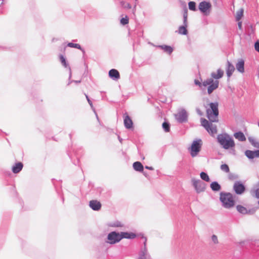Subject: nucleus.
I'll list each match as a JSON object with an SVG mask.
<instances>
[{
  "label": "nucleus",
  "instance_id": "f257e3e1",
  "mask_svg": "<svg viewBox=\"0 0 259 259\" xmlns=\"http://www.w3.org/2000/svg\"><path fill=\"white\" fill-rule=\"evenodd\" d=\"M217 139L218 142L225 149H232L235 146L233 139L227 133L218 135Z\"/></svg>",
  "mask_w": 259,
  "mask_h": 259
},
{
  "label": "nucleus",
  "instance_id": "f03ea898",
  "mask_svg": "<svg viewBox=\"0 0 259 259\" xmlns=\"http://www.w3.org/2000/svg\"><path fill=\"white\" fill-rule=\"evenodd\" d=\"M220 195V200L222 203V206L224 207L229 209L235 205V200L231 193L229 192H221Z\"/></svg>",
  "mask_w": 259,
  "mask_h": 259
},
{
  "label": "nucleus",
  "instance_id": "7ed1b4c3",
  "mask_svg": "<svg viewBox=\"0 0 259 259\" xmlns=\"http://www.w3.org/2000/svg\"><path fill=\"white\" fill-rule=\"evenodd\" d=\"M219 104L218 102L210 103V108L207 109V117L211 122H218V116L219 115Z\"/></svg>",
  "mask_w": 259,
  "mask_h": 259
},
{
  "label": "nucleus",
  "instance_id": "20e7f679",
  "mask_svg": "<svg viewBox=\"0 0 259 259\" xmlns=\"http://www.w3.org/2000/svg\"><path fill=\"white\" fill-rule=\"evenodd\" d=\"M202 146V141L201 139H197L193 141L191 147L189 148L192 157L197 156L200 152Z\"/></svg>",
  "mask_w": 259,
  "mask_h": 259
},
{
  "label": "nucleus",
  "instance_id": "39448f33",
  "mask_svg": "<svg viewBox=\"0 0 259 259\" xmlns=\"http://www.w3.org/2000/svg\"><path fill=\"white\" fill-rule=\"evenodd\" d=\"M203 87H207V93L208 95H210L214 90L218 88L219 85V80H214L211 78H208L202 82Z\"/></svg>",
  "mask_w": 259,
  "mask_h": 259
},
{
  "label": "nucleus",
  "instance_id": "423d86ee",
  "mask_svg": "<svg viewBox=\"0 0 259 259\" xmlns=\"http://www.w3.org/2000/svg\"><path fill=\"white\" fill-rule=\"evenodd\" d=\"M176 119L179 123H184L188 121V114L185 109L179 110L178 113L175 114Z\"/></svg>",
  "mask_w": 259,
  "mask_h": 259
},
{
  "label": "nucleus",
  "instance_id": "0eeeda50",
  "mask_svg": "<svg viewBox=\"0 0 259 259\" xmlns=\"http://www.w3.org/2000/svg\"><path fill=\"white\" fill-rule=\"evenodd\" d=\"M211 8V4L208 2H201L198 6V9L205 16H207L210 14Z\"/></svg>",
  "mask_w": 259,
  "mask_h": 259
},
{
  "label": "nucleus",
  "instance_id": "6e6552de",
  "mask_svg": "<svg viewBox=\"0 0 259 259\" xmlns=\"http://www.w3.org/2000/svg\"><path fill=\"white\" fill-rule=\"evenodd\" d=\"M107 243L110 244H114L119 242L120 240V236L119 232L112 231L109 233L107 235Z\"/></svg>",
  "mask_w": 259,
  "mask_h": 259
},
{
  "label": "nucleus",
  "instance_id": "1a4fd4ad",
  "mask_svg": "<svg viewBox=\"0 0 259 259\" xmlns=\"http://www.w3.org/2000/svg\"><path fill=\"white\" fill-rule=\"evenodd\" d=\"M192 184L195 188L197 193H199L204 191L205 189V184L200 180L192 179Z\"/></svg>",
  "mask_w": 259,
  "mask_h": 259
},
{
  "label": "nucleus",
  "instance_id": "9d476101",
  "mask_svg": "<svg viewBox=\"0 0 259 259\" xmlns=\"http://www.w3.org/2000/svg\"><path fill=\"white\" fill-rule=\"evenodd\" d=\"M233 190L236 194L241 195L245 192V187L240 181H236L234 184Z\"/></svg>",
  "mask_w": 259,
  "mask_h": 259
},
{
  "label": "nucleus",
  "instance_id": "9b49d317",
  "mask_svg": "<svg viewBox=\"0 0 259 259\" xmlns=\"http://www.w3.org/2000/svg\"><path fill=\"white\" fill-rule=\"evenodd\" d=\"M137 259H152L151 255L149 253L148 251V249L146 248H141L139 253Z\"/></svg>",
  "mask_w": 259,
  "mask_h": 259
},
{
  "label": "nucleus",
  "instance_id": "f8f14e48",
  "mask_svg": "<svg viewBox=\"0 0 259 259\" xmlns=\"http://www.w3.org/2000/svg\"><path fill=\"white\" fill-rule=\"evenodd\" d=\"M235 67L234 65L229 60H227L226 71L228 78H230L232 76Z\"/></svg>",
  "mask_w": 259,
  "mask_h": 259
},
{
  "label": "nucleus",
  "instance_id": "ddd939ff",
  "mask_svg": "<svg viewBox=\"0 0 259 259\" xmlns=\"http://www.w3.org/2000/svg\"><path fill=\"white\" fill-rule=\"evenodd\" d=\"M89 206L93 210L99 211L101 208L102 204L98 200H92L90 201Z\"/></svg>",
  "mask_w": 259,
  "mask_h": 259
},
{
  "label": "nucleus",
  "instance_id": "4468645a",
  "mask_svg": "<svg viewBox=\"0 0 259 259\" xmlns=\"http://www.w3.org/2000/svg\"><path fill=\"white\" fill-rule=\"evenodd\" d=\"M245 155L249 159H252L255 157H259V150L251 151L247 150L245 152Z\"/></svg>",
  "mask_w": 259,
  "mask_h": 259
},
{
  "label": "nucleus",
  "instance_id": "2eb2a0df",
  "mask_svg": "<svg viewBox=\"0 0 259 259\" xmlns=\"http://www.w3.org/2000/svg\"><path fill=\"white\" fill-rule=\"evenodd\" d=\"M59 59L62 65L65 68H68L69 70V80H70L71 77V70L70 67L69 66L65 57L63 55H59Z\"/></svg>",
  "mask_w": 259,
  "mask_h": 259
},
{
  "label": "nucleus",
  "instance_id": "dca6fc26",
  "mask_svg": "<svg viewBox=\"0 0 259 259\" xmlns=\"http://www.w3.org/2000/svg\"><path fill=\"white\" fill-rule=\"evenodd\" d=\"M123 122L126 128L131 129L133 127V121L128 115L124 116Z\"/></svg>",
  "mask_w": 259,
  "mask_h": 259
},
{
  "label": "nucleus",
  "instance_id": "f3484780",
  "mask_svg": "<svg viewBox=\"0 0 259 259\" xmlns=\"http://www.w3.org/2000/svg\"><path fill=\"white\" fill-rule=\"evenodd\" d=\"M119 234L121 240L123 238L134 239L136 237V234L132 232H121Z\"/></svg>",
  "mask_w": 259,
  "mask_h": 259
},
{
  "label": "nucleus",
  "instance_id": "a211bd4d",
  "mask_svg": "<svg viewBox=\"0 0 259 259\" xmlns=\"http://www.w3.org/2000/svg\"><path fill=\"white\" fill-rule=\"evenodd\" d=\"M224 72L221 69H218L217 70V73H216L214 72H212L211 73V78L213 79H214L215 80L219 79L221 78L224 75Z\"/></svg>",
  "mask_w": 259,
  "mask_h": 259
},
{
  "label": "nucleus",
  "instance_id": "6ab92c4d",
  "mask_svg": "<svg viewBox=\"0 0 259 259\" xmlns=\"http://www.w3.org/2000/svg\"><path fill=\"white\" fill-rule=\"evenodd\" d=\"M109 76L113 80H117L120 78L119 72L115 69H112L109 71Z\"/></svg>",
  "mask_w": 259,
  "mask_h": 259
},
{
  "label": "nucleus",
  "instance_id": "aec40b11",
  "mask_svg": "<svg viewBox=\"0 0 259 259\" xmlns=\"http://www.w3.org/2000/svg\"><path fill=\"white\" fill-rule=\"evenodd\" d=\"M23 164L22 162H19L16 163L14 166H13L12 170L13 173L17 174L19 173L22 169Z\"/></svg>",
  "mask_w": 259,
  "mask_h": 259
},
{
  "label": "nucleus",
  "instance_id": "412c9836",
  "mask_svg": "<svg viewBox=\"0 0 259 259\" xmlns=\"http://www.w3.org/2000/svg\"><path fill=\"white\" fill-rule=\"evenodd\" d=\"M157 47L163 50L164 52L169 55H170L174 51V49L171 47L166 45H159Z\"/></svg>",
  "mask_w": 259,
  "mask_h": 259
},
{
  "label": "nucleus",
  "instance_id": "4be33fe9",
  "mask_svg": "<svg viewBox=\"0 0 259 259\" xmlns=\"http://www.w3.org/2000/svg\"><path fill=\"white\" fill-rule=\"evenodd\" d=\"M237 70L240 73L244 72V61L240 59L236 65Z\"/></svg>",
  "mask_w": 259,
  "mask_h": 259
},
{
  "label": "nucleus",
  "instance_id": "5701e85b",
  "mask_svg": "<svg viewBox=\"0 0 259 259\" xmlns=\"http://www.w3.org/2000/svg\"><path fill=\"white\" fill-rule=\"evenodd\" d=\"M134 169L137 171L143 172L144 169V166L141 162L139 161H136L134 162L133 164Z\"/></svg>",
  "mask_w": 259,
  "mask_h": 259
},
{
  "label": "nucleus",
  "instance_id": "b1692460",
  "mask_svg": "<svg viewBox=\"0 0 259 259\" xmlns=\"http://www.w3.org/2000/svg\"><path fill=\"white\" fill-rule=\"evenodd\" d=\"M234 137L239 141L243 142L246 140V137L242 132H238L234 134Z\"/></svg>",
  "mask_w": 259,
  "mask_h": 259
},
{
  "label": "nucleus",
  "instance_id": "393cba45",
  "mask_svg": "<svg viewBox=\"0 0 259 259\" xmlns=\"http://www.w3.org/2000/svg\"><path fill=\"white\" fill-rule=\"evenodd\" d=\"M210 187L214 192L219 191L221 189V185L216 181L212 182L210 185Z\"/></svg>",
  "mask_w": 259,
  "mask_h": 259
},
{
  "label": "nucleus",
  "instance_id": "a878e982",
  "mask_svg": "<svg viewBox=\"0 0 259 259\" xmlns=\"http://www.w3.org/2000/svg\"><path fill=\"white\" fill-rule=\"evenodd\" d=\"M237 210L240 213L245 214L248 213L250 211H248L246 207L241 205H238L236 206Z\"/></svg>",
  "mask_w": 259,
  "mask_h": 259
},
{
  "label": "nucleus",
  "instance_id": "bb28decb",
  "mask_svg": "<svg viewBox=\"0 0 259 259\" xmlns=\"http://www.w3.org/2000/svg\"><path fill=\"white\" fill-rule=\"evenodd\" d=\"M67 47H70V48H76V49H79L80 50H81L83 53L84 54L85 53V51L84 50V49H83L80 45L78 44H74V43H72V42H68L67 44Z\"/></svg>",
  "mask_w": 259,
  "mask_h": 259
},
{
  "label": "nucleus",
  "instance_id": "cd10ccee",
  "mask_svg": "<svg viewBox=\"0 0 259 259\" xmlns=\"http://www.w3.org/2000/svg\"><path fill=\"white\" fill-rule=\"evenodd\" d=\"M208 130H206L209 134L212 135L215 134L217 132V126L215 125L211 124L207 128Z\"/></svg>",
  "mask_w": 259,
  "mask_h": 259
},
{
  "label": "nucleus",
  "instance_id": "c85d7f7f",
  "mask_svg": "<svg viewBox=\"0 0 259 259\" xmlns=\"http://www.w3.org/2000/svg\"><path fill=\"white\" fill-rule=\"evenodd\" d=\"M201 125L203 126L206 130H208L207 128L211 124V123H209L206 119L203 118H201Z\"/></svg>",
  "mask_w": 259,
  "mask_h": 259
},
{
  "label": "nucleus",
  "instance_id": "c756f323",
  "mask_svg": "<svg viewBox=\"0 0 259 259\" xmlns=\"http://www.w3.org/2000/svg\"><path fill=\"white\" fill-rule=\"evenodd\" d=\"M187 26L182 25L179 28V33L183 35H187L188 34V30L187 29Z\"/></svg>",
  "mask_w": 259,
  "mask_h": 259
},
{
  "label": "nucleus",
  "instance_id": "7c9ffc66",
  "mask_svg": "<svg viewBox=\"0 0 259 259\" xmlns=\"http://www.w3.org/2000/svg\"><path fill=\"white\" fill-rule=\"evenodd\" d=\"M200 176L201 179L202 180H203L205 182H208L210 181L209 177L207 173L202 171L200 174Z\"/></svg>",
  "mask_w": 259,
  "mask_h": 259
},
{
  "label": "nucleus",
  "instance_id": "2f4dec72",
  "mask_svg": "<svg viewBox=\"0 0 259 259\" xmlns=\"http://www.w3.org/2000/svg\"><path fill=\"white\" fill-rule=\"evenodd\" d=\"M244 10L243 9H240L236 12V20L239 21L243 15Z\"/></svg>",
  "mask_w": 259,
  "mask_h": 259
},
{
  "label": "nucleus",
  "instance_id": "473e14b6",
  "mask_svg": "<svg viewBox=\"0 0 259 259\" xmlns=\"http://www.w3.org/2000/svg\"><path fill=\"white\" fill-rule=\"evenodd\" d=\"M163 129L165 132H168L170 131V124L167 121H164L162 124Z\"/></svg>",
  "mask_w": 259,
  "mask_h": 259
},
{
  "label": "nucleus",
  "instance_id": "72a5a7b5",
  "mask_svg": "<svg viewBox=\"0 0 259 259\" xmlns=\"http://www.w3.org/2000/svg\"><path fill=\"white\" fill-rule=\"evenodd\" d=\"M85 96L86 99H87V100L88 101V102L89 103V104L90 105L91 108L92 109V110L94 111V113H95L97 119L99 120V118H98V115H97V113L96 112L95 109L93 107L92 101L90 99L89 96L85 94Z\"/></svg>",
  "mask_w": 259,
  "mask_h": 259
},
{
  "label": "nucleus",
  "instance_id": "f704fd0d",
  "mask_svg": "<svg viewBox=\"0 0 259 259\" xmlns=\"http://www.w3.org/2000/svg\"><path fill=\"white\" fill-rule=\"evenodd\" d=\"M228 179L231 181H234L239 179V176L237 174L229 172Z\"/></svg>",
  "mask_w": 259,
  "mask_h": 259
},
{
  "label": "nucleus",
  "instance_id": "c9c22d12",
  "mask_svg": "<svg viewBox=\"0 0 259 259\" xmlns=\"http://www.w3.org/2000/svg\"><path fill=\"white\" fill-rule=\"evenodd\" d=\"M248 140L251 143V144L255 148H259V142L256 141L255 140L253 139L252 138L249 137L248 138Z\"/></svg>",
  "mask_w": 259,
  "mask_h": 259
},
{
  "label": "nucleus",
  "instance_id": "e433bc0d",
  "mask_svg": "<svg viewBox=\"0 0 259 259\" xmlns=\"http://www.w3.org/2000/svg\"><path fill=\"white\" fill-rule=\"evenodd\" d=\"M189 9L193 11H196V3L194 2L191 1L188 3Z\"/></svg>",
  "mask_w": 259,
  "mask_h": 259
},
{
  "label": "nucleus",
  "instance_id": "4c0bfd02",
  "mask_svg": "<svg viewBox=\"0 0 259 259\" xmlns=\"http://www.w3.org/2000/svg\"><path fill=\"white\" fill-rule=\"evenodd\" d=\"M221 169L227 173H229L230 172V168L229 166L227 164H223L221 165L220 167Z\"/></svg>",
  "mask_w": 259,
  "mask_h": 259
},
{
  "label": "nucleus",
  "instance_id": "58836bf2",
  "mask_svg": "<svg viewBox=\"0 0 259 259\" xmlns=\"http://www.w3.org/2000/svg\"><path fill=\"white\" fill-rule=\"evenodd\" d=\"M251 195L255 196L257 198H259V190L258 189H251L250 191Z\"/></svg>",
  "mask_w": 259,
  "mask_h": 259
},
{
  "label": "nucleus",
  "instance_id": "ea45409f",
  "mask_svg": "<svg viewBox=\"0 0 259 259\" xmlns=\"http://www.w3.org/2000/svg\"><path fill=\"white\" fill-rule=\"evenodd\" d=\"M120 23L122 25H126L129 22V19H128V16H125V17L124 18H122L121 19H120Z\"/></svg>",
  "mask_w": 259,
  "mask_h": 259
},
{
  "label": "nucleus",
  "instance_id": "a19ab883",
  "mask_svg": "<svg viewBox=\"0 0 259 259\" xmlns=\"http://www.w3.org/2000/svg\"><path fill=\"white\" fill-rule=\"evenodd\" d=\"M120 5L122 7L125 9H130L132 8L131 5L129 3H126L124 1H121Z\"/></svg>",
  "mask_w": 259,
  "mask_h": 259
},
{
  "label": "nucleus",
  "instance_id": "79ce46f5",
  "mask_svg": "<svg viewBox=\"0 0 259 259\" xmlns=\"http://www.w3.org/2000/svg\"><path fill=\"white\" fill-rule=\"evenodd\" d=\"M109 226L112 227H122V225L120 222L117 221L114 223H111L109 225Z\"/></svg>",
  "mask_w": 259,
  "mask_h": 259
},
{
  "label": "nucleus",
  "instance_id": "37998d69",
  "mask_svg": "<svg viewBox=\"0 0 259 259\" xmlns=\"http://www.w3.org/2000/svg\"><path fill=\"white\" fill-rule=\"evenodd\" d=\"M211 240L214 244H218L219 243L218 237L215 235H212Z\"/></svg>",
  "mask_w": 259,
  "mask_h": 259
},
{
  "label": "nucleus",
  "instance_id": "c03bdc74",
  "mask_svg": "<svg viewBox=\"0 0 259 259\" xmlns=\"http://www.w3.org/2000/svg\"><path fill=\"white\" fill-rule=\"evenodd\" d=\"M254 49L256 51L259 53V41H256L254 44Z\"/></svg>",
  "mask_w": 259,
  "mask_h": 259
},
{
  "label": "nucleus",
  "instance_id": "a18cd8bd",
  "mask_svg": "<svg viewBox=\"0 0 259 259\" xmlns=\"http://www.w3.org/2000/svg\"><path fill=\"white\" fill-rule=\"evenodd\" d=\"M188 18V10L187 8H185L184 9V13H183V18Z\"/></svg>",
  "mask_w": 259,
  "mask_h": 259
},
{
  "label": "nucleus",
  "instance_id": "49530a36",
  "mask_svg": "<svg viewBox=\"0 0 259 259\" xmlns=\"http://www.w3.org/2000/svg\"><path fill=\"white\" fill-rule=\"evenodd\" d=\"M194 83L196 85H199V87L203 86L202 82L201 83L198 80L195 79L194 80Z\"/></svg>",
  "mask_w": 259,
  "mask_h": 259
},
{
  "label": "nucleus",
  "instance_id": "de8ad7c7",
  "mask_svg": "<svg viewBox=\"0 0 259 259\" xmlns=\"http://www.w3.org/2000/svg\"><path fill=\"white\" fill-rule=\"evenodd\" d=\"M252 189H258L259 190V180H258V182L253 186Z\"/></svg>",
  "mask_w": 259,
  "mask_h": 259
},
{
  "label": "nucleus",
  "instance_id": "09e8293b",
  "mask_svg": "<svg viewBox=\"0 0 259 259\" xmlns=\"http://www.w3.org/2000/svg\"><path fill=\"white\" fill-rule=\"evenodd\" d=\"M72 82H75L76 83H80V80H70L69 81V82L68 83L67 85H69Z\"/></svg>",
  "mask_w": 259,
  "mask_h": 259
},
{
  "label": "nucleus",
  "instance_id": "8fccbe9b",
  "mask_svg": "<svg viewBox=\"0 0 259 259\" xmlns=\"http://www.w3.org/2000/svg\"><path fill=\"white\" fill-rule=\"evenodd\" d=\"M183 24L184 26H187L188 23H187V18H183Z\"/></svg>",
  "mask_w": 259,
  "mask_h": 259
},
{
  "label": "nucleus",
  "instance_id": "3c124183",
  "mask_svg": "<svg viewBox=\"0 0 259 259\" xmlns=\"http://www.w3.org/2000/svg\"><path fill=\"white\" fill-rule=\"evenodd\" d=\"M144 238V246L142 247L141 248H144L145 247L146 248H147V246H146L147 239H146V238Z\"/></svg>",
  "mask_w": 259,
  "mask_h": 259
},
{
  "label": "nucleus",
  "instance_id": "603ef678",
  "mask_svg": "<svg viewBox=\"0 0 259 259\" xmlns=\"http://www.w3.org/2000/svg\"><path fill=\"white\" fill-rule=\"evenodd\" d=\"M196 112L198 113V114H199L200 116L202 115V114H203L202 112L199 108L196 109Z\"/></svg>",
  "mask_w": 259,
  "mask_h": 259
},
{
  "label": "nucleus",
  "instance_id": "864d4df0",
  "mask_svg": "<svg viewBox=\"0 0 259 259\" xmlns=\"http://www.w3.org/2000/svg\"><path fill=\"white\" fill-rule=\"evenodd\" d=\"M238 26L239 29H242V22L238 21Z\"/></svg>",
  "mask_w": 259,
  "mask_h": 259
},
{
  "label": "nucleus",
  "instance_id": "5fc2aeb1",
  "mask_svg": "<svg viewBox=\"0 0 259 259\" xmlns=\"http://www.w3.org/2000/svg\"><path fill=\"white\" fill-rule=\"evenodd\" d=\"M145 168L149 170H153L154 168L152 166H146Z\"/></svg>",
  "mask_w": 259,
  "mask_h": 259
},
{
  "label": "nucleus",
  "instance_id": "6e6d98bb",
  "mask_svg": "<svg viewBox=\"0 0 259 259\" xmlns=\"http://www.w3.org/2000/svg\"><path fill=\"white\" fill-rule=\"evenodd\" d=\"M136 6H137V4L135 3L134 8H133V11H135L136 10Z\"/></svg>",
  "mask_w": 259,
  "mask_h": 259
},
{
  "label": "nucleus",
  "instance_id": "4d7b16f0",
  "mask_svg": "<svg viewBox=\"0 0 259 259\" xmlns=\"http://www.w3.org/2000/svg\"><path fill=\"white\" fill-rule=\"evenodd\" d=\"M118 140H119V142L121 143L122 139L119 136H118Z\"/></svg>",
  "mask_w": 259,
  "mask_h": 259
},
{
  "label": "nucleus",
  "instance_id": "13d9d810",
  "mask_svg": "<svg viewBox=\"0 0 259 259\" xmlns=\"http://www.w3.org/2000/svg\"><path fill=\"white\" fill-rule=\"evenodd\" d=\"M143 174L145 177H147L146 173H145V172H143Z\"/></svg>",
  "mask_w": 259,
  "mask_h": 259
},
{
  "label": "nucleus",
  "instance_id": "bf43d9fd",
  "mask_svg": "<svg viewBox=\"0 0 259 259\" xmlns=\"http://www.w3.org/2000/svg\"><path fill=\"white\" fill-rule=\"evenodd\" d=\"M3 1L0 2V6L3 4Z\"/></svg>",
  "mask_w": 259,
  "mask_h": 259
},
{
  "label": "nucleus",
  "instance_id": "052dcab7",
  "mask_svg": "<svg viewBox=\"0 0 259 259\" xmlns=\"http://www.w3.org/2000/svg\"><path fill=\"white\" fill-rule=\"evenodd\" d=\"M258 205H259V200H258Z\"/></svg>",
  "mask_w": 259,
  "mask_h": 259
},
{
  "label": "nucleus",
  "instance_id": "680f3d73",
  "mask_svg": "<svg viewBox=\"0 0 259 259\" xmlns=\"http://www.w3.org/2000/svg\"><path fill=\"white\" fill-rule=\"evenodd\" d=\"M136 2L138 1V0H135Z\"/></svg>",
  "mask_w": 259,
  "mask_h": 259
}]
</instances>
